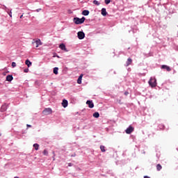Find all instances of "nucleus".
<instances>
[{"label": "nucleus", "instance_id": "18", "mask_svg": "<svg viewBox=\"0 0 178 178\" xmlns=\"http://www.w3.org/2000/svg\"><path fill=\"white\" fill-rule=\"evenodd\" d=\"M33 148H35V151H38L40 148V145H38V143L33 144Z\"/></svg>", "mask_w": 178, "mask_h": 178}, {"label": "nucleus", "instance_id": "9", "mask_svg": "<svg viewBox=\"0 0 178 178\" xmlns=\"http://www.w3.org/2000/svg\"><path fill=\"white\" fill-rule=\"evenodd\" d=\"M59 48L62 50V51H66V52H67V50H66V45H65V44H60L59 45Z\"/></svg>", "mask_w": 178, "mask_h": 178}, {"label": "nucleus", "instance_id": "33", "mask_svg": "<svg viewBox=\"0 0 178 178\" xmlns=\"http://www.w3.org/2000/svg\"><path fill=\"white\" fill-rule=\"evenodd\" d=\"M144 178H149V177L145 175V176H144Z\"/></svg>", "mask_w": 178, "mask_h": 178}, {"label": "nucleus", "instance_id": "31", "mask_svg": "<svg viewBox=\"0 0 178 178\" xmlns=\"http://www.w3.org/2000/svg\"><path fill=\"white\" fill-rule=\"evenodd\" d=\"M71 156H72V157L76 156V153H74V154H72Z\"/></svg>", "mask_w": 178, "mask_h": 178}, {"label": "nucleus", "instance_id": "11", "mask_svg": "<svg viewBox=\"0 0 178 178\" xmlns=\"http://www.w3.org/2000/svg\"><path fill=\"white\" fill-rule=\"evenodd\" d=\"M161 69H165L167 70V72H170V70H172L170 67H169L168 65H165L161 66Z\"/></svg>", "mask_w": 178, "mask_h": 178}, {"label": "nucleus", "instance_id": "8", "mask_svg": "<svg viewBox=\"0 0 178 178\" xmlns=\"http://www.w3.org/2000/svg\"><path fill=\"white\" fill-rule=\"evenodd\" d=\"M67 105H69L67 100L63 99L62 102V106H63V108H67Z\"/></svg>", "mask_w": 178, "mask_h": 178}, {"label": "nucleus", "instance_id": "27", "mask_svg": "<svg viewBox=\"0 0 178 178\" xmlns=\"http://www.w3.org/2000/svg\"><path fill=\"white\" fill-rule=\"evenodd\" d=\"M3 9L6 10V12H8V10H9V8H8L6 6H3Z\"/></svg>", "mask_w": 178, "mask_h": 178}, {"label": "nucleus", "instance_id": "29", "mask_svg": "<svg viewBox=\"0 0 178 178\" xmlns=\"http://www.w3.org/2000/svg\"><path fill=\"white\" fill-rule=\"evenodd\" d=\"M24 73H29V68H26L24 70Z\"/></svg>", "mask_w": 178, "mask_h": 178}, {"label": "nucleus", "instance_id": "26", "mask_svg": "<svg viewBox=\"0 0 178 178\" xmlns=\"http://www.w3.org/2000/svg\"><path fill=\"white\" fill-rule=\"evenodd\" d=\"M7 13L9 15L10 17H12V10H10V11L8 10Z\"/></svg>", "mask_w": 178, "mask_h": 178}, {"label": "nucleus", "instance_id": "7", "mask_svg": "<svg viewBox=\"0 0 178 178\" xmlns=\"http://www.w3.org/2000/svg\"><path fill=\"white\" fill-rule=\"evenodd\" d=\"M87 105H88L89 108H94V103L91 100H88L86 102Z\"/></svg>", "mask_w": 178, "mask_h": 178}, {"label": "nucleus", "instance_id": "25", "mask_svg": "<svg viewBox=\"0 0 178 178\" xmlns=\"http://www.w3.org/2000/svg\"><path fill=\"white\" fill-rule=\"evenodd\" d=\"M104 2L106 5H109V3H111V0H105Z\"/></svg>", "mask_w": 178, "mask_h": 178}, {"label": "nucleus", "instance_id": "35", "mask_svg": "<svg viewBox=\"0 0 178 178\" xmlns=\"http://www.w3.org/2000/svg\"><path fill=\"white\" fill-rule=\"evenodd\" d=\"M68 166H72V163H69V164H68Z\"/></svg>", "mask_w": 178, "mask_h": 178}, {"label": "nucleus", "instance_id": "5", "mask_svg": "<svg viewBox=\"0 0 178 178\" xmlns=\"http://www.w3.org/2000/svg\"><path fill=\"white\" fill-rule=\"evenodd\" d=\"M133 131H134V127H133V126L131 125H129L128 128H127V129L125 130V133L127 134H131Z\"/></svg>", "mask_w": 178, "mask_h": 178}, {"label": "nucleus", "instance_id": "21", "mask_svg": "<svg viewBox=\"0 0 178 178\" xmlns=\"http://www.w3.org/2000/svg\"><path fill=\"white\" fill-rule=\"evenodd\" d=\"M58 70H59V68H58V67H54V70H53V73L54 74H58Z\"/></svg>", "mask_w": 178, "mask_h": 178}, {"label": "nucleus", "instance_id": "34", "mask_svg": "<svg viewBox=\"0 0 178 178\" xmlns=\"http://www.w3.org/2000/svg\"><path fill=\"white\" fill-rule=\"evenodd\" d=\"M26 126H27V127H31V125H30V124H27Z\"/></svg>", "mask_w": 178, "mask_h": 178}, {"label": "nucleus", "instance_id": "1", "mask_svg": "<svg viewBox=\"0 0 178 178\" xmlns=\"http://www.w3.org/2000/svg\"><path fill=\"white\" fill-rule=\"evenodd\" d=\"M84 22H86V17H82L81 18H79V17L74 18V23H75V24H83Z\"/></svg>", "mask_w": 178, "mask_h": 178}, {"label": "nucleus", "instance_id": "30", "mask_svg": "<svg viewBox=\"0 0 178 178\" xmlns=\"http://www.w3.org/2000/svg\"><path fill=\"white\" fill-rule=\"evenodd\" d=\"M124 95L127 96V95H129V92L126 91V92H124Z\"/></svg>", "mask_w": 178, "mask_h": 178}, {"label": "nucleus", "instance_id": "23", "mask_svg": "<svg viewBox=\"0 0 178 178\" xmlns=\"http://www.w3.org/2000/svg\"><path fill=\"white\" fill-rule=\"evenodd\" d=\"M93 118H99V113L95 112V113L93 114Z\"/></svg>", "mask_w": 178, "mask_h": 178}, {"label": "nucleus", "instance_id": "16", "mask_svg": "<svg viewBox=\"0 0 178 178\" xmlns=\"http://www.w3.org/2000/svg\"><path fill=\"white\" fill-rule=\"evenodd\" d=\"M35 44H36V48H38L40 45H42L41 40L38 39V40L35 41Z\"/></svg>", "mask_w": 178, "mask_h": 178}, {"label": "nucleus", "instance_id": "37", "mask_svg": "<svg viewBox=\"0 0 178 178\" xmlns=\"http://www.w3.org/2000/svg\"><path fill=\"white\" fill-rule=\"evenodd\" d=\"M14 178H19V177H15Z\"/></svg>", "mask_w": 178, "mask_h": 178}, {"label": "nucleus", "instance_id": "17", "mask_svg": "<svg viewBox=\"0 0 178 178\" xmlns=\"http://www.w3.org/2000/svg\"><path fill=\"white\" fill-rule=\"evenodd\" d=\"M100 149L102 152H106V147L104 145H100Z\"/></svg>", "mask_w": 178, "mask_h": 178}, {"label": "nucleus", "instance_id": "28", "mask_svg": "<svg viewBox=\"0 0 178 178\" xmlns=\"http://www.w3.org/2000/svg\"><path fill=\"white\" fill-rule=\"evenodd\" d=\"M11 66L12 67H16V63L15 62H13Z\"/></svg>", "mask_w": 178, "mask_h": 178}, {"label": "nucleus", "instance_id": "24", "mask_svg": "<svg viewBox=\"0 0 178 178\" xmlns=\"http://www.w3.org/2000/svg\"><path fill=\"white\" fill-rule=\"evenodd\" d=\"M43 155H45L46 156H47V155H48V150L47 149H44L43 151Z\"/></svg>", "mask_w": 178, "mask_h": 178}, {"label": "nucleus", "instance_id": "3", "mask_svg": "<svg viewBox=\"0 0 178 178\" xmlns=\"http://www.w3.org/2000/svg\"><path fill=\"white\" fill-rule=\"evenodd\" d=\"M8 108H9V104L4 103L0 108V112H6V111H8Z\"/></svg>", "mask_w": 178, "mask_h": 178}, {"label": "nucleus", "instance_id": "32", "mask_svg": "<svg viewBox=\"0 0 178 178\" xmlns=\"http://www.w3.org/2000/svg\"><path fill=\"white\" fill-rule=\"evenodd\" d=\"M40 10H41V8H38L36 10V12H40Z\"/></svg>", "mask_w": 178, "mask_h": 178}, {"label": "nucleus", "instance_id": "19", "mask_svg": "<svg viewBox=\"0 0 178 178\" xmlns=\"http://www.w3.org/2000/svg\"><path fill=\"white\" fill-rule=\"evenodd\" d=\"M25 65H26L28 67H30V66H31V61H30V60H26L25 61Z\"/></svg>", "mask_w": 178, "mask_h": 178}, {"label": "nucleus", "instance_id": "10", "mask_svg": "<svg viewBox=\"0 0 178 178\" xmlns=\"http://www.w3.org/2000/svg\"><path fill=\"white\" fill-rule=\"evenodd\" d=\"M133 63V60L131 58H129L126 62V66H130Z\"/></svg>", "mask_w": 178, "mask_h": 178}, {"label": "nucleus", "instance_id": "13", "mask_svg": "<svg viewBox=\"0 0 178 178\" xmlns=\"http://www.w3.org/2000/svg\"><path fill=\"white\" fill-rule=\"evenodd\" d=\"M12 80H13V75L9 74L6 76V81H12Z\"/></svg>", "mask_w": 178, "mask_h": 178}, {"label": "nucleus", "instance_id": "15", "mask_svg": "<svg viewBox=\"0 0 178 178\" xmlns=\"http://www.w3.org/2000/svg\"><path fill=\"white\" fill-rule=\"evenodd\" d=\"M83 79V74H81L78 79H77V83L78 84H81V80Z\"/></svg>", "mask_w": 178, "mask_h": 178}, {"label": "nucleus", "instance_id": "6", "mask_svg": "<svg viewBox=\"0 0 178 178\" xmlns=\"http://www.w3.org/2000/svg\"><path fill=\"white\" fill-rule=\"evenodd\" d=\"M79 40H84V37H86V33L83 31H79L77 33Z\"/></svg>", "mask_w": 178, "mask_h": 178}, {"label": "nucleus", "instance_id": "4", "mask_svg": "<svg viewBox=\"0 0 178 178\" xmlns=\"http://www.w3.org/2000/svg\"><path fill=\"white\" fill-rule=\"evenodd\" d=\"M43 115H51V113H52V108H46L43 110L42 111Z\"/></svg>", "mask_w": 178, "mask_h": 178}, {"label": "nucleus", "instance_id": "22", "mask_svg": "<svg viewBox=\"0 0 178 178\" xmlns=\"http://www.w3.org/2000/svg\"><path fill=\"white\" fill-rule=\"evenodd\" d=\"M93 3L94 5H97V6H99V5H101V3H99L98 1L97 0H94L93 1Z\"/></svg>", "mask_w": 178, "mask_h": 178}, {"label": "nucleus", "instance_id": "36", "mask_svg": "<svg viewBox=\"0 0 178 178\" xmlns=\"http://www.w3.org/2000/svg\"><path fill=\"white\" fill-rule=\"evenodd\" d=\"M22 17H23V15H21V16H20V19H22Z\"/></svg>", "mask_w": 178, "mask_h": 178}, {"label": "nucleus", "instance_id": "14", "mask_svg": "<svg viewBox=\"0 0 178 178\" xmlns=\"http://www.w3.org/2000/svg\"><path fill=\"white\" fill-rule=\"evenodd\" d=\"M82 15L83 16H88V15H90V11L88 10H84L83 12H82Z\"/></svg>", "mask_w": 178, "mask_h": 178}, {"label": "nucleus", "instance_id": "20", "mask_svg": "<svg viewBox=\"0 0 178 178\" xmlns=\"http://www.w3.org/2000/svg\"><path fill=\"white\" fill-rule=\"evenodd\" d=\"M156 168L158 172H159L160 170H162V165L161 164H157Z\"/></svg>", "mask_w": 178, "mask_h": 178}, {"label": "nucleus", "instance_id": "12", "mask_svg": "<svg viewBox=\"0 0 178 178\" xmlns=\"http://www.w3.org/2000/svg\"><path fill=\"white\" fill-rule=\"evenodd\" d=\"M102 16H106L108 15V13L106 12V8H102Z\"/></svg>", "mask_w": 178, "mask_h": 178}, {"label": "nucleus", "instance_id": "2", "mask_svg": "<svg viewBox=\"0 0 178 178\" xmlns=\"http://www.w3.org/2000/svg\"><path fill=\"white\" fill-rule=\"evenodd\" d=\"M149 85L152 88H154V87H156V79L151 77L149 81Z\"/></svg>", "mask_w": 178, "mask_h": 178}]
</instances>
